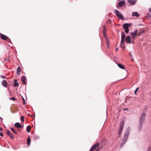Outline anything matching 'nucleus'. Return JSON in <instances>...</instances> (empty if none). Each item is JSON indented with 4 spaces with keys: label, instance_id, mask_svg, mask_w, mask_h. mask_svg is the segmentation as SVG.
<instances>
[{
    "label": "nucleus",
    "instance_id": "nucleus-11",
    "mask_svg": "<svg viewBox=\"0 0 151 151\" xmlns=\"http://www.w3.org/2000/svg\"><path fill=\"white\" fill-rule=\"evenodd\" d=\"M1 37L2 39L4 40H7L8 39L10 40L8 37L3 34L1 35Z\"/></svg>",
    "mask_w": 151,
    "mask_h": 151
},
{
    "label": "nucleus",
    "instance_id": "nucleus-1",
    "mask_svg": "<svg viewBox=\"0 0 151 151\" xmlns=\"http://www.w3.org/2000/svg\"><path fill=\"white\" fill-rule=\"evenodd\" d=\"M129 134L130 129L128 128L127 130L125 133V134L123 137L122 142L120 145V147L121 148L122 147L123 145L125 144V143L127 141L128 139V136Z\"/></svg>",
    "mask_w": 151,
    "mask_h": 151
},
{
    "label": "nucleus",
    "instance_id": "nucleus-15",
    "mask_svg": "<svg viewBox=\"0 0 151 151\" xmlns=\"http://www.w3.org/2000/svg\"><path fill=\"white\" fill-rule=\"evenodd\" d=\"M14 126L15 127L17 128H20L22 127V125L19 123H16L14 124Z\"/></svg>",
    "mask_w": 151,
    "mask_h": 151
},
{
    "label": "nucleus",
    "instance_id": "nucleus-39",
    "mask_svg": "<svg viewBox=\"0 0 151 151\" xmlns=\"http://www.w3.org/2000/svg\"><path fill=\"white\" fill-rule=\"evenodd\" d=\"M151 11V10H150V9H149V12H150Z\"/></svg>",
    "mask_w": 151,
    "mask_h": 151
},
{
    "label": "nucleus",
    "instance_id": "nucleus-14",
    "mask_svg": "<svg viewBox=\"0 0 151 151\" xmlns=\"http://www.w3.org/2000/svg\"><path fill=\"white\" fill-rule=\"evenodd\" d=\"M103 34L106 38V37H106V27L104 25L103 26Z\"/></svg>",
    "mask_w": 151,
    "mask_h": 151
},
{
    "label": "nucleus",
    "instance_id": "nucleus-29",
    "mask_svg": "<svg viewBox=\"0 0 151 151\" xmlns=\"http://www.w3.org/2000/svg\"><path fill=\"white\" fill-rule=\"evenodd\" d=\"M139 89V88H137L136 90L135 91H134V93L135 94H136V93L137 92V91L138 90V89Z\"/></svg>",
    "mask_w": 151,
    "mask_h": 151
},
{
    "label": "nucleus",
    "instance_id": "nucleus-21",
    "mask_svg": "<svg viewBox=\"0 0 151 151\" xmlns=\"http://www.w3.org/2000/svg\"><path fill=\"white\" fill-rule=\"evenodd\" d=\"M26 80V78L24 76H23L22 77V81L23 82V83L25 84L26 83V82L25 81V80Z\"/></svg>",
    "mask_w": 151,
    "mask_h": 151
},
{
    "label": "nucleus",
    "instance_id": "nucleus-12",
    "mask_svg": "<svg viewBox=\"0 0 151 151\" xmlns=\"http://www.w3.org/2000/svg\"><path fill=\"white\" fill-rule=\"evenodd\" d=\"M7 134L12 139H13L14 138V135L9 130H7Z\"/></svg>",
    "mask_w": 151,
    "mask_h": 151
},
{
    "label": "nucleus",
    "instance_id": "nucleus-20",
    "mask_svg": "<svg viewBox=\"0 0 151 151\" xmlns=\"http://www.w3.org/2000/svg\"><path fill=\"white\" fill-rule=\"evenodd\" d=\"M132 16L133 17L135 16L136 17H138L139 16V15L137 12H135L132 13Z\"/></svg>",
    "mask_w": 151,
    "mask_h": 151
},
{
    "label": "nucleus",
    "instance_id": "nucleus-27",
    "mask_svg": "<svg viewBox=\"0 0 151 151\" xmlns=\"http://www.w3.org/2000/svg\"><path fill=\"white\" fill-rule=\"evenodd\" d=\"M125 29V32L127 33L129 32V28H127L126 29Z\"/></svg>",
    "mask_w": 151,
    "mask_h": 151
},
{
    "label": "nucleus",
    "instance_id": "nucleus-19",
    "mask_svg": "<svg viewBox=\"0 0 151 151\" xmlns=\"http://www.w3.org/2000/svg\"><path fill=\"white\" fill-rule=\"evenodd\" d=\"M14 86L15 87L17 86L18 87L19 86V84L17 82V80L15 79L14 81Z\"/></svg>",
    "mask_w": 151,
    "mask_h": 151
},
{
    "label": "nucleus",
    "instance_id": "nucleus-16",
    "mask_svg": "<svg viewBox=\"0 0 151 151\" xmlns=\"http://www.w3.org/2000/svg\"><path fill=\"white\" fill-rule=\"evenodd\" d=\"M2 85L5 87H7V83L6 80H3V81L2 82Z\"/></svg>",
    "mask_w": 151,
    "mask_h": 151
},
{
    "label": "nucleus",
    "instance_id": "nucleus-13",
    "mask_svg": "<svg viewBox=\"0 0 151 151\" xmlns=\"http://www.w3.org/2000/svg\"><path fill=\"white\" fill-rule=\"evenodd\" d=\"M131 40V37L129 36H128L126 38V41L127 43H130Z\"/></svg>",
    "mask_w": 151,
    "mask_h": 151
},
{
    "label": "nucleus",
    "instance_id": "nucleus-40",
    "mask_svg": "<svg viewBox=\"0 0 151 151\" xmlns=\"http://www.w3.org/2000/svg\"><path fill=\"white\" fill-rule=\"evenodd\" d=\"M32 117H33V116H31Z\"/></svg>",
    "mask_w": 151,
    "mask_h": 151
},
{
    "label": "nucleus",
    "instance_id": "nucleus-31",
    "mask_svg": "<svg viewBox=\"0 0 151 151\" xmlns=\"http://www.w3.org/2000/svg\"><path fill=\"white\" fill-rule=\"evenodd\" d=\"M11 99L12 100H16L15 99L14 97H12L11 98Z\"/></svg>",
    "mask_w": 151,
    "mask_h": 151
},
{
    "label": "nucleus",
    "instance_id": "nucleus-23",
    "mask_svg": "<svg viewBox=\"0 0 151 151\" xmlns=\"http://www.w3.org/2000/svg\"><path fill=\"white\" fill-rule=\"evenodd\" d=\"M117 65H118V66H119V68H121L122 69H125L124 66H123L122 65L119 63V64H117Z\"/></svg>",
    "mask_w": 151,
    "mask_h": 151
},
{
    "label": "nucleus",
    "instance_id": "nucleus-10",
    "mask_svg": "<svg viewBox=\"0 0 151 151\" xmlns=\"http://www.w3.org/2000/svg\"><path fill=\"white\" fill-rule=\"evenodd\" d=\"M11 110L12 113H15L18 111V109L17 107L14 106L12 107Z\"/></svg>",
    "mask_w": 151,
    "mask_h": 151
},
{
    "label": "nucleus",
    "instance_id": "nucleus-32",
    "mask_svg": "<svg viewBox=\"0 0 151 151\" xmlns=\"http://www.w3.org/2000/svg\"><path fill=\"white\" fill-rule=\"evenodd\" d=\"M23 104L24 105L25 104V100L24 99H23Z\"/></svg>",
    "mask_w": 151,
    "mask_h": 151
},
{
    "label": "nucleus",
    "instance_id": "nucleus-5",
    "mask_svg": "<svg viewBox=\"0 0 151 151\" xmlns=\"http://www.w3.org/2000/svg\"><path fill=\"white\" fill-rule=\"evenodd\" d=\"M126 35L124 32H122L121 33V44H123L124 42Z\"/></svg>",
    "mask_w": 151,
    "mask_h": 151
},
{
    "label": "nucleus",
    "instance_id": "nucleus-2",
    "mask_svg": "<svg viewBox=\"0 0 151 151\" xmlns=\"http://www.w3.org/2000/svg\"><path fill=\"white\" fill-rule=\"evenodd\" d=\"M145 115H146V113L145 112H143L141 116L140 117L139 122L140 128V129H141V128H142V125L144 121L145 118Z\"/></svg>",
    "mask_w": 151,
    "mask_h": 151
},
{
    "label": "nucleus",
    "instance_id": "nucleus-6",
    "mask_svg": "<svg viewBox=\"0 0 151 151\" xmlns=\"http://www.w3.org/2000/svg\"><path fill=\"white\" fill-rule=\"evenodd\" d=\"M99 143H97L95 145H94L91 148L90 151H93L95 150L98 147L99 145Z\"/></svg>",
    "mask_w": 151,
    "mask_h": 151
},
{
    "label": "nucleus",
    "instance_id": "nucleus-18",
    "mask_svg": "<svg viewBox=\"0 0 151 151\" xmlns=\"http://www.w3.org/2000/svg\"><path fill=\"white\" fill-rule=\"evenodd\" d=\"M21 71V68L20 66H18L17 69V74L18 75H20Z\"/></svg>",
    "mask_w": 151,
    "mask_h": 151
},
{
    "label": "nucleus",
    "instance_id": "nucleus-36",
    "mask_svg": "<svg viewBox=\"0 0 151 151\" xmlns=\"http://www.w3.org/2000/svg\"><path fill=\"white\" fill-rule=\"evenodd\" d=\"M2 129L1 128V127H0V131H2Z\"/></svg>",
    "mask_w": 151,
    "mask_h": 151
},
{
    "label": "nucleus",
    "instance_id": "nucleus-33",
    "mask_svg": "<svg viewBox=\"0 0 151 151\" xmlns=\"http://www.w3.org/2000/svg\"><path fill=\"white\" fill-rule=\"evenodd\" d=\"M150 150H151V148H150V147H149L147 150V151H150Z\"/></svg>",
    "mask_w": 151,
    "mask_h": 151
},
{
    "label": "nucleus",
    "instance_id": "nucleus-7",
    "mask_svg": "<svg viewBox=\"0 0 151 151\" xmlns=\"http://www.w3.org/2000/svg\"><path fill=\"white\" fill-rule=\"evenodd\" d=\"M137 32V30L136 29L133 32L131 33V35L132 38L134 39L136 35Z\"/></svg>",
    "mask_w": 151,
    "mask_h": 151
},
{
    "label": "nucleus",
    "instance_id": "nucleus-4",
    "mask_svg": "<svg viewBox=\"0 0 151 151\" xmlns=\"http://www.w3.org/2000/svg\"><path fill=\"white\" fill-rule=\"evenodd\" d=\"M115 12L118 17L120 19L124 20V18L123 15L120 12L117 10H115Z\"/></svg>",
    "mask_w": 151,
    "mask_h": 151
},
{
    "label": "nucleus",
    "instance_id": "nucleus-30",
    "mask_svg": "<svg viewBox=\"0 0 151 151\" xmlns=\"http://www.w3.org/2000/svg\"><path fill=\"white\" fill-rule=\"evenodd\" d=\"M122 44H120V47H121L124 48V47H125V46H124H124H122Z\"/></svg>",
    "mask_w": 151,
    "mask_h": 151
},
{
    "label": "nucleus",
    "instance_id": "nucleus-26",
    "mask_svg": "<svg viewBox=\"0 0 151 151\" xmlns=\"http://www.w3.org/2000/svg\"><path fill=\"white\" fill-rule=\"evenodd\" d=\"M10 129L15 134H17V133L14 130V129L13 128H10Z\"/></svg>",
    "mask_w": 151,
    "mask_h": 151
},
{
    "label": "nucleus",
    "instance_id": "nucleus-9",
    "mask_svg": "<svg viewBox=\"0 0 151 151\" xmlns=\"http://www.w3.org/2000/svg\"><path fill=\"white\" fill-rule=\"evenodd\" d=\"M125 4V1H122L119 2L118 5V7H120L123 6Z\"/></svg>",
    "mask_w": 151,
    "mask_h": 151
},
{
    "label": "nucleus",
    "instance_id": "nucleus-35",
    "mask_svg": "<svg viewBox=\"0 0 151 151\" xmlns=\"http://www.w3.org/2000/svg\"><path fill=\"white\" fill-rule=\"evenodd\" d=\"M100 149V148H97L96 150V151H99Z\"/></svg>",
    "mask_w": 151,
    "mask_h": 151
},
{
    "label": "nucleus",
    "instance_id": "nucleus-37",
    "mask_svg": "<svg viewBox=\"0 0 151 151\" xmlns=\"http://www.w3.org/2000/svg\"><path fill=\"white\" fill-rule=\"evenodd\" d=\"M142 33V32H140L139 33V35L140 34H141Z\"/></svg>",
    "mask_w": 151,
    "mask_h": 151
},
{
    "label": "nucleus",
    "instance_id": "nucleus-17",
    "mask_svg": "<svg viewBox=\"0 0 151 151\" xmlns=\"http://www.w3.org/2000/svg\"><path fill=\"white\" fill-rule=\"evenodd\" d=\"M128 2L131 4H134L136 2L135 0H128Z\"/></svg>",
    "mask_w": 151,
    "mask_h": 151
},
{
    "label": "nucleus",
    "instance_id": "nucleus-28",
    "mask_svg": "<svg viewBox=\"0 0 151 151\" xmlns=\"http://www.w3.org/2000/svg\"><path fill=\"white\" fill-rule=\"evenodd\" d=\"M21 119L22 122H23L24 121V117L23 116H22Z\"/></svg>",
    "mask_w": 151,
    "mask_h": 151
},
{
    "label": "nucleus",
    "instance_id": "nucleus-24",
    "mask_svg": "<svg viewBox=\"0 0 151 151\" xmlns=\"http://www.w3.org/2000/svg\"><path fill=\"white\" fill-rule=\"evenodd\" d=\"M31 129V127L30 126H28L27 127L26 129L27 131L28 132H29L30 131Z\"/></svg>",
    "mask_w": 151,
    "mask_h": 151
},
{
    "label": "nucleus",
    "instance_id": "nucleus-25",
    "mask_svg": "<svg viewBox=\"0 0 151 151\" xmlns=\"http://www.w3.org/2000/svg\"><path fill=\"white\" fill-rule=\"evenodd\" d=\"M106 46L107 48H109V40L107 37L106 38Z\"/></svg>",
    "mask_w": 151,
    "mask_h": 151
},
{
    "label": "nucleus",
    "instance_id": "nucleus-38",
    "mask_svg": "<svg viewBox=\"0 0 151 151\" xmlns=\"http://www.w3.org/2000/svg\"><path fill=\"white\" fill-rule=\"evenodd\" d=\"M116 50H118V48H116Z\"/></svg>",
    "mask_w": 151,
    "mask_h": 151
},
{
    "label": "nucleus",
    "instance_id": "nucleus-34",
    "mask_svg": "<svg viewBox=\"0 0 151 151\" xmlns=\"http://www.w3.org/2000/svg\"><path fill=\"white\" fill-rule=\"evenodd\" d=\"M0 135L1 136H3V133L1 132H0Z\"/></svg>",
    "mask_w": 151,
    "mask_h": 151
},
{
    "label": "nucleus",
    "instance_id": "nucleus-8",
    "mask_svg": "<svg viewBox=\"0 0 151 151\" xmlns=\"http://www.w3.org/2000/svg\"><path fill=\"white\" fill-rule=\"evenodd\" d=\"M131 23H125L123 25V28L124 29L128 28L129 27L131 26Z\"/></svg>",
    "mask_w": 151,
    "mask_h": 151
},
{
    "label": "nucleus",
    "instance_id": "nucleus-3",
    "mask_svg": "<svg viewBox=\"0 0 151 151\" xmlns=\"http://www.w3.org/2000/svg\"><path fill=\"white\" fill-rule=\"evenodd\" d=\"M124 123V120H122V121L120 123V127L119 130V134H120L122 132Z\"/></svg>",
    "mask_w": 151,
    "mask_h": 151
},
{
    "label": "nucleus",
    "instance_id": "nucleus-22",
    "mask_svg": "<svg viewBox=\"0 0 151 151\" xmlns=\"http://www.w3.org/2000/svg\"><path fill=\"white\" fill-rule=\"evenodd\" d=\"M31 139L29 137L27 139V144L28 146L30 144Z\"/></svg>",
    "mask_w": 151,
    "mask_h": 151
}]
</instances>
